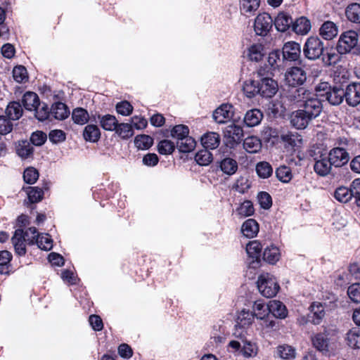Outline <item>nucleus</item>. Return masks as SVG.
Returning <instances> with one entry per match:
<instances>
[{
  "mask_svg": "<svg viewBox=\"0 0 360 360\" xmlns=\"http://www.w3.org/2000/svg\"><path fill=\"white\" fill-rule=\"evenodd\" d=\"M17 153L22 158H27L33 153V147L27 141H20L17 147Z\"/></svg>",
  "mask_w": 360,
  "mask_h": 360,
  "instance_id": "50",
  "label": "nucleus"
},
{
  "mask_svg": "<svg viewBox=\"0 0 360 360\" xmlns=\"http://www.w3.org/2000/svg\"><path fill=\"white\" fill-rule=\"evenodd\" d=\"M276 176L282 182H289L292 178L291 170L286 166H281L276 169Z\"/></svg>",
  "mask_w": 360,
  "mask_h": 360,
  "instance_id": "53",
  "label": "nucleus"
},
{
  "mask_svg": "<svg viewBox=\"0 0 360 360\" xmlns=\"http://www.w3.org/2000/svg\"><path fill=\"white\" fill-rule=\"evenodd\" d=\"M260 0H240V11L248 15H252L259 8Z\"/></svg>",
  "mask_w": 360,
  "mask_h": 360,
  "instance_id": "30",
  "label": "nucleus"
},
{
  "mask_svg": "<svg viewBox=\"0 0 360 360\" xmlns=\"http://www.w3.org/2000/svg\"><path fill=\"white\" fill-rule=\"evenodd\" d=\"M309 309L311 314L309 315L310 321L314 325H319L326 315L325 306L321 302H314L311 304Z\"/></svg>",
  "mask_w": 360,
  "mask_h": 360,
  "instance_id": "16",
  "label": "nucleus"
},
{
  "mask_svg": "<svg viewBox=\"0 0 360 360\" xmlns=\"http://www.w3.org/2000/svg\"><path fill=\"white\" fill-rule=\"evenodd\" d=\"M263 46L259 44L252 45L248 49V57L252 61H259L264 56Z\"/></svg>",
  "mask_w": 360,
  "mask_h": 360,
  "instance_id": "45",
  "label": "nucleus"
},
{
  "mask_svg": "<svg viewBox=\"0 0 360 360\" xmlns=\"http://www.w3.org/2000/svg\"><path fill=\"white\" fill-rule=\"evenodd\" d=\"M40 101L37 94L27 91L26 92L22 98V103L24 108L27 110H33L39 105Z\"/></svg>",
  "mask_w": 360,
  "mask_h": 360,
  "instance_id": "24",
  "label": "nucleus"
},
{
  "mask_svg": "<svg viewBox=\"0 0 360 360\" xmlns=\"http://www.w3.org/2000/svg\"><path fill=\"white\" fill-rule=\"evenodd\" d=\"M115 131L123 139H128L134 135L132 125L128 123H118Z\"/></svg>",
  "mask_w": 360,
  "mask_h": 360,
  "instance_id": "39",
  "label": "nucleus"
},
{
  "mask_svg": "<svg viewBox=\"0 0 360 360\" xmlns=\"http://www.w3.org/2000/svg\"><path fill=\"white\" fill-rule=\"evenodd\" d=\"M347 345L352 348H360V328H353L347 333Z\"/></svg>",
  "mask_w": 360,
  "mask_h": 360,
  "instance_id": "35",
  "label": "nucleus"
},
{
  "mask_svg": "<svg viewBox=\"0 0 360 360\" xmlns=\"http://www.w3.org/2000/svg\"><path fill=\"white\" fill-rule=\"evenodd\" d=\"M28 200L30 203H36L41 201L43 198L44 192L39 187L29 186L25 190Z\"/></svg>",
  "mask_w": 360,
  "mask_h": 360,
  "instance_id": "41",
  "label": "nucleus"
},
{
  "mask_svg": "<svg viewBox=\"0 0 360 360\" xmlns=\"http://www.w3.org/2000/svg\"><path fill=\"white\" fill-rule=\"evenodd\" d=\"M260 206L265 210L269 209L272 205L271 195L266 192H260L257 195Z\"/></svg>",
  "mask_w": 360,
  "mask_h": 360,
  "instance_id": "63",
  "label": "nucleus"
},
{
  "mask_svg": "<svg viewBox=\"0 0 360 360\" xmlns=\"http://www.w3.org/2000/svg\"><path fill=\"white\" fill-rule=\"evenodd\" d=\"M281 257L279 249L274 245L266 247L262 255L263 259L269 264H275L277 262Z\"/></svg>",
  "mask_w": 360,
  "mask_h": 360,
  "instance_id": "29",
  "label": "nucleus"
},
{
  "mask_svg": "<svg viewBox=\"0 0 360 360\" xmlns=\"http://www.w3.org/2000/svg\"><path fill=\"white\" fill-rule=\"evenodd\" d=\"M13 77L17 82H23L27 79L26 68L22 65L15 67L13 70Z\"/></svg>",
  "mask_w": 360,
  "mask_h": 360,
  "instance_id": "60",
  "label": "nucleus"
},
{
  "mask_svg": "<svg viewBox=\"0 0 360 360\" xmlns=\"http://www.w3.org/2000/svg\"><path fill=\"white\" fill-rule=\"evenodd\" d=\"M51 114L57 120H63L70 115L67 105L62 102H56L52 105Z\"/></svg>",
  "mask_w": 360,
  "mask_h": 360,
  "instance_id": "25",
  "label": "nucleus"
},
{
  "mask_svg": "<svg viewBox=\"0 0 360 360\" xmlns=\"http://www.w3.org/2000/svg\"><path fill=\"white\" fill-rule=\"evenodd\" d=\"M241 231L245 237L253 238L259 231V225L255 219H249L243 224Z\"/></svg>",
  "mask_w": 360,
  "mask_h": 360,
  "instance_id": "27",
  "label": "nucleus"
},
{
  "mask_svg": "<svg viewBox=\"0 0 360 360\" xmlns=\"http://www.w3.org/2000/svg\"><path fill=\"white\" fill-rule=\"evenodd\" d=\"M323 42L318 37H309L303 47V54L306 58L314 61L321 59L325 51Z\"/></svg>",
  "mask_w": 360,
  "mask_h": 360,
  "instance_id": "3",
  "label": "nucleus"
},
{
  "mask_svg": "<svg viewBox=\"0 0 360 360\" xmlns=\"http://www.w3.org/2000/svg\"><path fill=\"white\" fill-rule=\"evenodd\" d=\"M259 84L257 80L250 79L245 82L243 84V91L245 96L250 98L259 95Z\"/></svg>",
  "mask_w": 360,
  "mask_h": 360,
  "instance_id": "38",
  "label": "nucleus"
},
{
  "mask_svg": "<svg viewBox=\"0 0 360 360\" xmlns=\"http://www.w3.org/2000/svg\"><path fill=\"white\" fill-rule=\"evenodd\" d=\"M329 333L325 328L323 332L319 333L312 337V343L314 347L323 352L327 353L330 350V338H328Z\"/></svg>",
  "mask_w": 360,
  "mask_h": 360,
  "instance_id": "13",
  "label": "nucleus"
},
{
  "mask_svg": "<svg viewBox=\"0 0 360 360\" xmlns=\"http://www.w3.org/2000/svg\"><path fill=\"white\" fill-rule=\"evenodd\" d=\"M15 253L19 256H24L26 254V241L22 236V229H18L15 231L11 238Z\"/></svg>",
  "mask_w": 360,
  "mask_h": 360,
  "instance_id": "17",
  "label": "nucleus"
},
{
  "mask_svg": "<svg viewBox=\"0 0 360 360\" xmlns=\"http://www.w3.org/2000/svg\"><path fill=\"white\" fill-rule=\"evenodd\" d=\"M311 29L310 21L304 18L301 17L292 23V30L297 34H306Z\"/></svg>",
  "mask_w": 360,
  "mask_h": 360,
  "instance_id": "33",
  "label": "nucleus"
},
{
  "mask_svg": "<svg viewBox=\"0 0 360 360\" xmlns=\"http://www.w3.org/2000/svg\"><path fill=\"white\" fill-rule=\"evenodd\" d=\"M195 139L188 135L185 136L176 142V146L181 153H189L195 148Z\"/></svg>",
  "mask_w": 360,
  "mask_h": 360,
  "instance_id": "31",
  "label": "nucleus"
},
{
  "mask_svg": "<svg viewBox=\"0 0 360 360\" xmlns=\"http://www.w3.org/2000/svg\"><path fill=\"white\" fill-rule=\"evenodd\" d=\"M254 319V315L249 311L243 309L238 315L236 319V328H244L252 324Z\"/></svg>",
  "mask_w": 360,
  "mask_h": 360,
  "instance_id": "34",
  "label": "nucleus"
},
{
  "mask_svg": "<svg viewBox=\"0 0 360 360\" xmlns=\"http://www.w3.org/2000/svg\"><path fill=\"white\" fill-rule=\"evenodd\" d=\"M292 23L293 21L291 16L283 12L280 13L274 20L276 30L281 32L288 30L290 26L292 27Z\"/></svg>",
  "mask_w": 360,
  "mask_h": 360,
  "instance_id": "20",
  "label": "nucleus"
},
{
  "mask_svg": "<svg viewBox=\"0 0 360 360\" xmlns=\"http://www.w3.org/2000/svg\"><path fill=\"white\" fill-rule=\"evenodd\" d=\"M340 145L342 146L335 147L327 153L328 158L335 167H341L347 165L350 159L349 153L344 147L345 145H347V141L345 140Z\"/></svg>",
  "mask_w": 360,
  "mask_h": 360,
  "instance_id": "6",
  "label": "nucleus"
},
{
  "mask_svg": "<svg viewBox=\"0 0 360 360\" xmlns=\"http://www.w3.org/2000/svg\"><path fill=\"white\" fill-rule=\"evenodd\" d=\"M345 15L348 20L354 23H360V4L352 3L345 9Z\"/></svg>",
  "mask_w": 360,
  "mask_h": 360,
  "instance_id": "28",
  "label": "nucleus"
},
{
  "mask_svg": "<svg viewBox=\"0 0 360 360\" xmlns=\"http://www.w3.org/2000/svg\"><path fill=\"white\" fill-rule=\"evenodd\" d=\"M257 75L261 77L260 79H257L259 95L264 98L273 97L278 90L277 82L268 76L264 77L265 72L262 68L257 71Z\"/></svg>",
  "mask_w": 360,
  "mask_h": 360,
  "instance_id": "5",
  "label": "nucleus"
},
{
  "mask_svg": "<svg viewBox=\"0 0 360 360\" xmlns=\"http://www.w3.org/2000/svg\"><path fill=\"white\" fill-rule=\"evenodd\" d=\"M269 313H271L274 316L279 319L286 317L288 311L285 306L278 300H271L269 302Z\"/></svg>",
  "mask_w": 360,
  "mask_h": 360,
  "instance_id": "23",
  "label": "nucleus"
},
{
  "mask_svg": "<svg viewBox=\"0 0 360 360\" xmlns=\"http://www.w3.org/2000/svg\"><path fill=\"white\" fill-rule=\"evenodd\" d=\"M254 212L253 205L249 200L244 201L238 209V214L243 217L252 215Z\"/></svg>",
  "mask_w": 360,
  "mask_h": 360,
  "instance_id": "57",
  "label": "nucleus"
},
{
  "mask_svg": "<svg viewBox=\"0 0 360 360\" xmlns=\"http://www.w3.org/2000/svg\"><path fill=\"white\" fill-rule=\"evenodd\" d=\"M39 178L38 171L34 167H29L24 171V181L29 184H34Z\"/></svg>",
  "mask_w": 360,
  "mask_h": 360,
  "instance_id": "56",
  "label": "nucleus"
},
{
  "mask_svg": "<svg viewBox=\"0 0 360 360\" xmlns=\"http://www.w3.org/2000/svg\"><path fill=\"white\" fill-rule=\"evenodd\" d=\"M319 96L323 97L331 105H339L342 103L345 94L342 88L333 86L325 93L319 94Z\"/></svg>",
  "mask_w": 360,
  "mask_h": 360,
  "instance_id": "11",
  "label": "nucleus"
},
{
  "mask_svg": "<svg viewBox=\"0 0 360 360\" xmlns=\"http://www.w3.org/2000/svg\"><path fill=\"white\" fill-rule=\"evenodd\" d=\"M273 20L269 14L262 13L259 14L255 20L254 28L257 34L265 36L272 27Z\"/></svg>",
  "mask_w": 360,
  "mask_h": 360,
  "instance_id": "9",
  "label": "nucleus"
},
{
  "mask_svg": "<svg viewBox=\"0 0 360 360\" xmlns=\"http://www.w3.org/2000/svg\"><path fill=\"white\" fill-rule=\"evenodd\" d=\"M309 155L314 160V169L319 176H326L331 172L333 165L328 158L326 149L314 146Z\"/></svg>",
  "mask_w": 360,
  "mask_h": 360,
  "instance_id": "1",
  "label": "nucleus"
},
{
  "mask_svg": "<svg viewBox=\"0 0 360 360\" xmlns=\"http://www.w3.org/2000/svg\"><path fill=\"white\" fill-rule=\"evenodd\" d=\"M307 79V72L300 67H291L285 73V81L291 86L303 84Z\"/></svg>",
  "mask_w": 360,
  "mask_h": 360,
  "instance_id": "8",
  "label": "nucleus"
},
{
  "mask_svg": "<svg viewBox=\"0 0 360 360\" xmlns=\"http://www.w3.org/2000/svg\"><path fill=\"white\" fill-rule=\"evenodd\" d=\"M290 119L291 124L297 129L307 128L312 120V118L302 109L292 112Z\"/></svg>",
  "mask_w": 360,
  "mask_h": 360,
  "instance_id": "12",
  "label": "nucleus"
},
{
  "mask_svg": "<svg viewBox=\"0 0 360 360\" xmlns=\"http://www.w3.org/2000/svg\"><path fill=\"white\" fill-rule=\"evenodd\" d=\"M257 283L259 291L266 297H274L279 290L276 278L269 273L261 274Z\"/></svg>",
  "mask_w": 360,
  "mask_h": 360,
  "instance_id": "4",
  "label": "nucleus"
},
{
  "mask_svg": "<svg viewBox=\"0 0 360 360\" xmlns=\"http://www.w3.org/2000/svg\"><path fill=\"white\" fill-rule=\"evenodd\" d=\"M201 142L204 148L215 149L220 143V136L216 132H208L202 136Z\"/></svg>",
  "mask_w": 360,
  "mask_h": 360,
  "instance_id": "22",
  "label": "nucleus"
},
{
  "mask_svg": "<svg viewBox=\"0 0 360 360\" xmlns=\"http://www.w3.org/2000/svg\"><path fill=\"white\" fill-rule=\"evenodd\" d=\"M174 144L169 140H162L158 145V151L162 155H169L174 150Z\"/></svg>",
  "mask_w": 360,
  "mask_h": 360,
  "instance_id": "54",
  "label": "nucleus"
},
{
  "mask_svg": "<svg viewBox=\"0 0 360 360\" xmlns=\"http://www.w3.org/2000/svg\"><path fill=\"white\" fill-rule=\"evenodd\" d=\"M283 60L288 61H297L301 57V47L300 44L295 41L286 42L282 49Z\"/></svg>",
  "mask_w": 360,
  "mask_h": 360,
  "instance_id": "10",
  "label": "nucleus"
},
{
  "mask_svg": "<svg viewBox=\"0 0 360 360\" xmlns=\"http://www.w3.org/2000/svg\"><path fill=\"white\" fill-rule=\"evenodd\" d=\"M277 355L281 359L290 360L295 357V349L290 345H279L276 350Z\"/></svg>",
  "mask_w": 360,
  "mask_h": 360,
  "instance_id": "40",
  "label": "nucleus"
},
{
  "mask_svg": "<svg viewBox=\"0 0 360 360\" xmlns=\"http://www.w3.org/2000/svg\"><path fill=\"white\" fill-rule=\"evenodd\" d=\"M6 115L11 120H18L22 115V108L20 103L11 102L6 109Z\"/></svg>",
  "mask_w": 360,
  "mask_h": 360,
  "instance_id": "32",
  "label": "nucleus"
},
{
  "mask_svg": "<svg viewBox=\"0 0 360 360\" xmlns=\"http://www.w3.org/2000/svg\"><path fill=\"white\" fill-rule=\"evenodd\" d=\"M22 236L25 241L29 245H33L36 243V240L39 236V233L35 227H30L25 231H22Z\"/></svg>",
  "mask_w": 360,
  "mask_h": 360,
  "instance_id": "59",
  "label": "nucleus"
},
{
  "mask_svg": "<svg viewBox=\"0 0 360 360\" xmlns=\"http://www.w3.org/2000/svg\"><path fill=\"white\" fill-rule=\"evenodd\" d=\"M153 143V139L148 135H139L134 139V144L138 149H148Z\"/></svg>",
  "mask_w": 360,
  "mask_h": 360,
  "instance_id": "43",
  "label": "nucleus"
},
{
  "mask_svg": "<svg viewBox=\"0 0 360 360\" xmlns=\"http://www.w3.org/2000/svg\"><path fill=\"white\" fill-rule=\"evenodd\" d=\"M116 110L117 113L123 116H128L132 112L133 107L129 102L124 101L117 103Z\"/></svg>",
  "mask_w": 360,
  "mask_h": 360,
  "instance_id": "62",
  "label": "nucleus"
},
{
  "mask_svg": "<svg viewBox=\"0 0 360 360\" xmlns=\"http://www.w3.org/2000/svg\"><path fill=\"white\" fill-rule=\"evenodd\" d=\"M101 126L107 131H115L118 121L114 115H105L101 118Z\"/></svg>",
  "mask_w": 360,
  "mask_h": 360,
  "instance_id": "42",
  "label": "nucleus"
},
{
  "mask_svg": "<svg viewBox=\"0 0 360 360\" xmlns=\"http://www.w3.org/2000/svg\"><path fill=\"white\" fill-rule=\"evenodd\" d=\"M347 295L354 302H360V283L351 285L347 290Z\"/></svg>",
  "mask_w": 360,
  "mask_h": 360,
  "instance_id": "61",
  "label": "nucleus"
},
{
  "mask_svg": "<svg viewBox=\"0 0 360 360\" xmlns=\"http://www.w3.org/2000/svg\"><path fill=\"white\" fill-rule=\"evenodd\" d=\"M220 170L226 175L231 176L238 170V162L236 160L226 157L217 162Z\"/></svg>",
  "mask_w": 360,
  "mask_h": 360,
  "instance_id": "19",
  "label": "nucleus"
},
{
  "mask_svg": "<svg viewBox=\"0 0 360 360\" xmlns=\"http://www.w3.org/2000/svg\"><path fill=\"white\" fill-rule=\"evenodd\" d=\"M299 95L302 94L304 99L302 105V111L308 114L312 120L317 117L323 110V104L321 101L315 95H311L310 92L303 88L297 89Z\"/></svg>",
  "mask_w": 360,
  "mask_h": 360,
  "instance_id": "2",
  "label": "nucleus"
},
{
  "mask_svg": "<svg viewBox=\"0 0 360 360\" xmlns=\"http://www.w3.org/2000/svg\"><path fill=\"white\" fill-rule=\"evenodd\" d=\"M83 136L86 141L96 142L100 139L101 132L96 125L88 124L84 128Z\"/></svg>",
  "mask_w": 360,
  "mask_h": 360,
  "instance_id": "36",
  "label": "nucleus"
},
{
  "mask_svg": "<svg viewBox=\"0 0 360 360\" xmlns=\"http://www.w3.org/2000/svg\"><path fill=\"white\" fill-rule=\"evenodd\" d=\"M358 43V34L356 32L349 30L342 33L336 46L337 51L341 54L349 53Z\"/></svg>",
  "mask_w": 360,
  "mask_h": 360,
  "instance_id": "7",
  "label": "nucleus"
},
{
  "mask_svg": "<svg viewBox=\"0 0 360 360\" xmlns=\"http://www.w3.org/2000/svg\"><path fill=\"white\" fill-rule=\"evenodd\" d=\"M334 197L341 202H347L352 198L350 188L345 186L338 188L335 191Z\"/></svg>",
  "mask_w": 360,
  "mask_h": 360,
  "instance_id": "47",
  "label": "nucleus"
},
{
  "mask_svg": "<svg viewBox=\"0 0 360 360\" xmlns=\"http://www.w3.org/2000/svg\"><path fill=\"white\" fill-rule=\"evenodd\" d=\"M213 160L212 154L208 148L199 150L195 156V160L201 166L209 165Z\"/></svg>",
  "mask_w": 360,
  "mask_h": 360,
  "instance_id": "37",
  "label": "nucleus"
},
{
  "mask_svg": "<svg viewBox=\"0 0 360 360\" xmlns=\"http://www.w3.org/2000/svg\"><path fill=\"white\" fill-rule=\"evenodd\" d=\"M338 28L335 23L328 20L319 29L320 35L326 40H331L338 35Z\"/></svg>",
  "mask_w": 360,
  "mask_h": 360,
  "instance_id": "18",
  "label": "nucleus"
},
{
  "mask_svg": "<svg viewBox=\"0 0 360 360\" xmlns=\"http://www.w3.org/2000/svg\"><path fill=\"white\" fill-rule=\"evenodd\" d=\"M243 345L241 349V353L245 357H252L257 354V348L255 343L248 340H243Z\"/></svg>",
  "mask_w": 360,
  "mask_h": 360,
  "instance_id": "52",
  "label": "nucleus"
},
{
  "mask_svg": "<svg viewBox=\"0 0 360 360\" xmlns=\"http://www.w3.org/2000/svg\"><path fill=\"white\" fill-rule=\"evenodd\" d=\"M345 98L347 104L355 107L360 103V83L354 82L347 85L345 90Z\"/></svg>",
  "mask_w": 360,
  "mask_h": 360,
  "instance_id": "14",
  "label": "nucleus"
},
{
  "mask_svg": "<svg viewBox=\"0 0 360 360\" xmlns=\"http://www.w3.org/2000/svg\"><path fill=\"white\" fill-rule=\"evenodd\" d=\"M189 129L188 127L184 124H179L174 127L171 131L172 136L176 139L177 141L186 135H188Z\"/></svg>",
  "mask_w": 360,
  "mask_h": 360,
  "instance_id": "58",
  "label": "nucleus"
},
{
  "mask_svg": "<svg viewBox=\"0 0 360 360\" xmlns=\"http://www.w3.org/2000/svg\"><path fill=\"white\" fill-rule=\"evenodd\" d=\"M256 172L259 177L266 179L272 174L273 169L269 162H260L256 165Z\"/></svg>",
  "mask_w": 360,
  "mask_h": 360,
  "instance_id": "46",
  "label": "nucleus"
},
{
  "mask_svg": "<svg viewBox=\"0 0 360 360\" xmlns=\"http://www.w3.org/2000/svg\"><path fill=\"white\" fill-rule=\"evenodd\" d=\"M72 119L76 124H84L89 120L88 112L82 108H76L72 112Z\"/></svg>",
  "mask_w": 360,
  "mask_h": 360,
  "instance_id": "44",
  "label": "nucleus"
},
{
  "mask_svg": "<svg viewBox=\"0 0 360 360\" xmlns=\"http://www.w3.org/2000/svg\"><path fill=\"white\" fill-rule=\"evenodd\" d=\"M233 106L230 104H222L213 112V119L219 124L225 123L233 116Z\"/></svg>",
  "mask_w": 360,
  "mask_h": 360,
  "instance_id": "15",
  "label": "nucleus"
},
{
  "mask_svg": "<svg viewBox=\"0 0 360 360\" xmlns=\"http://www.w3.org/2000/svg\"><path fill=\"white\" fill-rule=\"evenodd\" d=\"M262 248V246L259 241L252 240L248 243L246 252L250 257L257 259L259 257Z\"/></svg>",
  "mask_w": 360,
  "mask_h": 360,
  "instance_id": "48",
  "label": "nucleus"
},
{
  "mask_svg": "<svg viewBox=\"0 0 360 360\" xmlns=\"http://www.w3.org/2000/svg\"><path fill=\"white\" fill-rule=\"evenodd\" d=\"M33 110L35 111L34 116L39 121L46 120L51 114V110H49L48 105L45 103H39V105Z\"/></svg>",
  "mask_w": 360,
  "mask_h": 360,
  "instance_id": "51",
  "label": "nucleus"
},
{
  "mask_svg": "<svg viewBox=\"0 0 360 360\" xmlns=\"http://www.w3.org/2000/svg\"><path fill=\"white\" fill-rule=\"evenodd\" d=\"M36 244L41 250H50L52 248V240L48 234H39L36 240Z\"/></svg>",
  "mask_w": 360,
  "mask_h": 360,
  "instance_id": "55",
  "label": "nucleus"
},
{
  "mask_svg": "<svg viewBox=\"0 0 360 360\" xmlns=\"http://www.w3.org/2000/svg\"><path fill=\"white\" fill-rule=\"evenodd\" d=\"M254 316L264 319L269 314V304L266 306L260 301H256L253 305Z\"/></svg>",
  "mask_w": 360,
  "mask_h": 360,
  "instance_id": "49",
  "label": "nucleus"
},
{
  "mask_svg": "<svg viewBox=\"0 0 360 360\" xmlns=\"http://www.w3.org/2000/svg\"><path fill=\"white\" fill-rule=\"evenodd\" d=\"M263 119V113L259 109H252L248 110L244 117V122L248 127H255L258 125Z\"/></svg>",
  "mask_w": 360,
  "mask_h": 360,
  "instance_id": "21",
  "label": "nucleus"
},
{
  "mask_svg": "<svg viewBox=\"0 0 360 360\" xmlns=\"http://www.w3.org/2000/svg\"><path fill=\"white\" fill-rule=\"evenodd\" d=\"M350 191L352 197L355 198L356 205L360 207V179H356L352 181Z\"/></svg>",
  "mask_w": 360,
  "mask_h": 360,
  "instance_id": "64",
  "label": "nucleus"
},
{
  "mask_svg": "<svg viewBox=\"0 0 360 360\" xmlns=\"http://www.w3.org/2000/svg\"><path fill=\"white\" fill-rule=\"evenodd\" d=\"M243 148L249 153H256L262 148L261 140L255 136H250L245 139Z\"/></svg>",
  "mask_w": 360,
  "mask_h": 360,
  "instance_id": "26",
  "label": "nucleus"
}]
</instances>
